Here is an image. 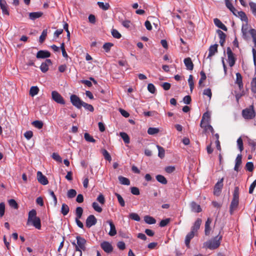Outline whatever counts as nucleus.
<instances>
[{
  "label": "nucleus",
  "instance_id": "f257e3e1",
  "mask_svg": "<svg viewBox=\"0 0 256 256\" xmlns=\"http://www.w3.org/2000/svg\"><path fill=\"white\" fill-rule=\"evenodd\" d=\"M239 204V189L236 187L233 193V198L230 205V212L231 214H233L234 210L237 208Z\"/></svg>",
  "mask_w": 256,
  "mask_h": 256
},
{
  "label": "nucleus",
  "instance_id": "f03ea898",
  "mask_svg": "<svg viewBox=\"0 0 256 256\" xmlns=\"http://www.w3.org/2000/svg\"><path fill=\"white\" fill-rule=\"evenodd\" d=\"M222 236H216L214 238L204 243V246L210 250H214L217 248L220 244V240Z\"/></svg>",
  "mask_w": 256,
  "mask_h": 256
},
{
  "label": "nucleus",
  "instance_id": "7ed1b4c3",
  "mask_svg": "<svg viewBox=\"0 0 256 256\" xmlns=\"http://www.w3.org/2000/svg\"><path fill=\"white\" fill-rule=\"evenodd\" d=\"M76 239L77 245L76 246V251L79 252L80 253V256H82V250L85 251L86 250V241L84 238L79 236L76 237Z\"/></svg>",
  "mask_w": 256,
  "mask_h": 256
},
{
  "label": "nucleus",
  "instance_id": "20e7f679",
  "mask_svg": "<svg viewBox=\"0 0 256 256\" xmlns=\"http://www.w3.org/2000/svg\"><path fill=\"white\" fill-rule=\"evenodd\" d=\"M244 118L246 119H252L255 116V112L252 105L250 108H246L242 112Z\"/></svg>",
  "mask_w": 256,
  "mask_h": 256
},
{
  "label": "nucleus",
  "instance_id": "39448f33",
  "mask_svg": "<svg viewBox=\"0 0 256 256\" xmlns=\"http://www.w3.org/2000/svg\"><path fill=\"white\" fill-rule=\"evenodd\" d=\"M70 102L72 104L78 108H80L82 106V104L83 101L80 100V98L76 95L72 94L70 97Z\"/></svg>",
  "mask_w": 256,
  "mask_h": 256
},
{
  "label": "nucleus",
  "instance_id": "423d86ee",
  "mask_svg": "<svg viewBox=\"0 0 256 256\" xmlns=\"http://www.w3.org/2000/svg\"><path fill=\"white\" fill-rule=\"evenodd\" d=\"M52 99L58 104H64L65 102L62 96L56 91H52Z\"/></svg>",
  "mask_w": 256,
  "mask_h": 256
},
{
  "label": "nucleus",
  "instance_id": "0eeeda50",
  "mask_svg": "<svg viewBox=\"0 0 256 256\" xmlns=\"http://www.w3.org/2000/svg\"><path fill=\"white\" fill-rule=\"evenodd\" d=\"M224 178H222L215 184L214 190V194L215 196H218L221 193L222 189L223 187Z\"/></svg>",
  "mask_w": 256,
  "mask_h": 256
},
{
  "label": "nucleus",
  "instance_id": "6e6552de",
  "mask_svg": "<svg viewBox=\"0 0 256 256\" xmlns=\"http://www.w3.org/2000/svg\"><path fill=\"white\" fill-rule=\"evenodd\" d=\"M226 52L228 57V62L230 66H232L235 64L236 58L234 56V54L232 52L230 48L228 47L226 50Z\"/></svg>",
  "mask_w": 256,
  "mask_h": 256
},
{
  "label": "nucleus",
  "instance_id": "1a4fd4ad",
  "mask_svg": "<svg viewBox=\"0 0 256 256\" xmlns=\"http://www.w3.org/2000/svg\"><path fill=\"white\" fill-rule=\"evenodd\" d=\"M97 220L94 215H90L86 220V226L90 228L96 224Z\"/></svg>",
  "mask_w": 256,
  "mask_h": 256
},
{
  "label": "nucleus",
  "instance_id": "9d476101",
  "mask_svg": "<svg viewBox=\"0 0 256 256\" xmlns=\"http://www.w3.org/2000/svg\"><path fill=\"white\" fill-rule=\"evenodd\" d=\"M37 180L40 183L43 185H46L48 183L46 177L40 171L37 172Z\"/></svg>",
  "mask_w": 256,
  "mask_h": 256
},
{
  "label": "nucleus",
  "instance_id": "9b49d317",
  "mask_svg": "<svg viewBox=\"0 0 256 256\" xmlns=\"http://www.w3.org/2000/svg\"><path fill=\"white\" fill-rule=\"evenodd\" d=\"M210 114L208 112H206L204 114L201 120L200 126L201 128L204 126V124H208L210 122Z\"/></svg>",
  "mask_w": 256,
  "mask_h": 256
},
{
  "label": "nucleus",
  "instance_id": "f8f14e48",
  "mask_svg": "<svg viewBox=\"0 0 256 256\" xmlns=\"http://www.w3.org/2000/svg\"><path fill=\"white\" fill-rule=\"evenodd\" d=\"M100 246L102 250L107 253L112 252L113 250L112 244L108 242H102L100 244Z\"/></svg>",
  "mask_w": 256,
  "mask_h": 256
},
{
  "label": "nucleus",
  "instance_id": "ddd939ff",
  "mask_svg": "<svg viewBox=\"0 0 256 256\" xmlns=\"http://www.w3.org/2000/svg\"><path fill=\"white\" fill-rule=\"evenodd\" d=\"M51 60L50 59H46L44 62H42L40 66V69L43 72H46L48 70V67L50 65L52 64Z\"/></svg>",
  "mask_w": 256,
  "mask_h": 256
},
{
  "label": "nucleus",
  "instance_id": "4468645a",
  "mask_svg": "<svg viewBox=\"0 0 256 256\" xmlns=\"http://www.w3.org/2000/svg\"><path fill=\"white\" fill-rule=\"evenodd\" d=\"M0 6L3 14L8 16L10 14L8 10V6L5 0H0Z\"/></svg>",
  "mask_w": 256,
  "mask_h": 256
},
{
  "label": "nucleus",
  "instance_id": "2eb2a0df",
  "mask_svg": "<svg viewBox=\"0 0 256 256\" xmlns=\"http://www.w3.org/2000/svg\"><path fill=\"white\" fill-rule=\"evenodd\" d=\"M218 44H214L211 46L208 49L209 54L208 56V58H210L214 56L216 52H218Z\"/></svg>",
  "mask_w": 256,
  "mask_h": 256
},
{
  "label": "nucleus",
  "instance_id": "dca6fc26",
  "mask_svg": "<svg viewBox=\"0 0 256 256\" xmlns=\"http://www.w3.org/2000/svg\"><path fill=\"white\" fill-rule=\"evenodd\" d=\"M50 54L49 52L46 50H40L37 52L36 58H44L50 57Z\"/></svg>",
  "mask_w": 256,
  "mask_h": 256
},
{
  "label": "nucleus",
  "instance_id": "f3484780",
  "mask_svg": "<svg viewBox=\"0 0 256 256\" xmlns=\"http://www.w3.org/2000/svg\"><path fill=\"white\" fill-rule=\"evenodd\" d=\"M196 233L192 231H190L189 233L187 234L185 238V244L186 246L188 248L190 247V240L194 237Z\"/></svg>",
  "mask_w": 256,
  "mask_h": 256
},
{
  "label": "nucleus",
  "instance_id": "a211bd4d",
  "mask_svg": "<svg viewBox=\"0 0 256 256\" xmlns=\"http://www.w3.org/2000/svg\"><path fill=\"white\" fill-rule=\"evenodd\" d=\"M107 222L110 226V230L108 232V234L112 236H115L116 234V230L114 224L110 220H108Z\"/></svg>",
  "mask_w": 256,
  "mask_h": 256
},
{
  "label": "nucleus",
  "instance_id": "6ab92c4d",
  "mask_svg": "<svg viewBox=\"0 0 256 256\" xmlns=\"http://www.w3.org/2000/svg\"><path fill=\"white\" fill-rule=\"evenodd\" d=\"M202 220L200 218H198L194 222L193 226L191 228V230L196 233L200 228L202 224Z\"/></svg>",
  "mask_w": 256,
  "mask_h": 256
},
{
  "label": "nucleus",
  "instance_id": "aec40b11",
  "mask_svg": "<svg viewBox=\"0 0 256 256\" xmlns=\"http://www.w3.org/2000/svg\"><path fill=\"white\" fill-rule=\"evenodd\" d=\"M225 4L226 8H228L230 10L231 12H232L234 15L237 16V14H236L237 10L233 6L231 1L230 0H225Z\"/></svg>",
  "mask_w": 256,
  "mask_h": 256
},
{
  "label": "nucleus",
  "instance_id": "412c9836",
  "mask_svg": "<svg viewBox=\"0 0 256 256\" xmlns=\"http://www.w3.org/2000/svg\"><path fill=\"white\" fill-rule=\"evenodd\" d=\"M184 62L188 70H193L194 64L190 58H184Z\"/></svg>",
  "mask_w": 256,
  "mask_h": 256
},
{
  "label": "nucleus",
  "instance_id": "4be33fe9",
  "mask_svg": "<svg viewBox=\"0 0 256 256\" xmlns=\"http://www.w3.org/2000/svg\"><path fill=\"white\" fill-rule=\"evenodd\" d=\"M30 222H32V226L36 228L38 230H40L41 228L40 220L38 217L32 219Z\"/></svg>",
  "mask_w": 256,
  "mask_h": 256
},
{
  "label": "nucleus",
  "instance_id": "5701e85b",
  "mask_svg": "<svg viewBox=\"0 0 256 256\" xmlns=\"http://www.w3.org/2000/svg\"><path fill=\"white\" fill-rule=\"evenodd\" d=\"M242 156L240 154L237 156L236 159V164L234 168V170L238 172L240 170V167L242 164Z\"/></svg>",
  "mask_w": 256,
  "mask_h": 256
},
{
  "label": "nucleus",
  "instance_id": "b1692460",
  "mask_svg": "<svg viewBox=\"0 0 256 256\" xmlns=\"http://www.w3.org/2000/svg\"><path fill=\"white\" fill-rule=\"evenodd\" d=\"M212 220L210 218H208L205 223L204 233L206 236H208L210 234V232L211 230L210 224L212 223Z\"/></svg>",
  "mask_w": 256,
  "mask_h": 256
},
{
  "label": "nucleus",
  "instance_id": "393cba45",
  "mask_svg": "<svg viewBox=\"0 0 256 256\" xmlns=\"http://www.w3.org/2000/svg\"><path fill=\"white\" fill-rule=\"evenodd\" d=\"M242 78V75L239 73L236 74V83L238 85V87L240 90L243 88Z\"/></svg>",
  "mask_w": 256,
  "mask_h": 256
},
{
  "label": "nucleus",
  "instance_id": "a878e982",
  "mask_svg": "<svg viewBox=\"0 0 256 256\" xmlns=\"http://www.w3.org/2000/svg\"><path fill=\"white\" fill-rule=\"evenodd\" d=\"M43 13L41 12H30L29 14V18L32 20H34L36 18L41 17Z\"/></svg>",
  "mask_w": 256,
  "mask_h": 256
},
{
  "label": "nucleus",
  "instance_id": "bb28decb",
  "mask_svg": "<svg viewBox=\"0 0 256 256\" xmlns=\"http://www.w3.org/2000/svg\"><path fill=\"white\" fill-rule=\"evenodd\" d=\"M214 22L215 25L218 28H220L224 31L227 30V28L226 26L220 20L216 18L214 20Z\"/></svg>",
  "mask_w": 256,
  "mask_h": 256
},
{
  "label": "nucleus",
  "instance_id": "cd10ccee",
  "mask_svg": "<svg viewBox=\"0 0 256 256\" xmlns=\"http://www.w3.org/2000/svg\"><path fill=\"white\" fill-rule=\"evenodd\" d=\"M192 210L196 212H200L202 211V208L199 204H196L195 202H192L190 204Z\"/></svg>",
  "mask_w": 256,
  "mask_h": 256
},
{
  "label": "nucleus",
  "instance_id": "c85d7f7f",
  "mask_svg": "<svg viewBox=\"0 0 256 256\" xmlns=\"http://www.w3.org/2000/svg\"><path fill=\"white\" fill-rule=\"evenodd\" d=\"M144 222L149 224H154L156 222V220L152 216H146L144 217Z\"/></svg>",
  "mask_w": 256,
  "mask_h": 256
},
{
  "label": "nucleus",
  "instance_id": "c756f323",
  "mask_svg": "<svg viewBox=\"0 0 256 256\" xmlns=\"http://www.w3.org/2000/svg\"><path fill=\"white\" fill-rule=\"evenodd\" d=\"M236 14H237L236 16H238L242 20L246 22H248V18L246 14L242 12V11H238L236 12Z\"/></svg>",
  "mask_w": 256,
  "mask_h": 256
},
{
  "label": "nucleus",
  "instance_id": "7c9ffc66",
  "mask_svg": "<svg viewBox=\"0 0 256 256\" xmlns=\"http://www.w3.org/2000/svg\"><path fill=\"white\" fill-rule=\"evenodd\" d=\"M118 179L120 183L126 186H129L130 184V181L128 178L122 176H119Z\"/></svg>",
  "mask_w": 256,
  "mask_h": 256
},
{
  "label": "nucleus",
  "instance_id": "2f4dec72",
  "mask_svg": "<svg viewBox=\"0 0 256 256\" xmlns=\"http://www.w3.org/2000/svg\"><path fill=\"white\" fill-rule=\"evenodd\" d=\"M36 212L35 210H30L28 213V216L27 224H28L32 219H34L35 218H38L36 216Z\"/></svg>",
  "mask_w": 256,
  "mask_h": 256
},
{
  "label": "nucleus",
  "instance_id": "473e14b6",
  "mask_svg": "<svg viewBox=\"0 0 256 256\" xmlns=\"http://www.w3.org/2000/svg\"><path fill=\"white\" fill-rule=\"evenodd\" d=\"M70 208L68 206L65 204H62L61 208V212L64 216H66L69 212Z\"/></svg>",
  "mask_w": 256,
  "mask_h": 256
},
{
  "label": "nucleus",
  "instance_id": "72a5a7b5",
  "mask_svg": "<svg viewBox=\"0 0 256 256\" xmlns=\"http://www.w3.org/2000/svg\"><path fill=\"white\" fill-rule=\"evenodd\" d=\"M39 92V89L38 87L36 86H32L30 88V94L32 96H34L36 95Z\"/></svg>",
  "mask_w": 256,
  "mask_h": 256
},
{
  "label": "nucleus",
  "instance_id": "f704fd0d",
  "mask_svg": "<svg viewBox=\"0 0 256 256\" xmlns=\"http://www.w3.org/2000/svg\"><path fill=\"white\" fill-rule=\"evenodd\" d=\"M120 136L122 138L123 140L126 144H129L130 143V138L127 134L124 132H120Z\"/></svg>",
  "mask_w": 256,
  "mask_h": 256
},
{
  "label": "nucleus",
  "instance_id": "c9c22d12",
  "mask_svg": "<svg viewBox=\"0 0 256 256\" xmlns=\"http://www.w3.org/2000/svg\"><path fill=\"white\" fill-rule=\"evenodd\" d=\"M83 213V209L82 207L78 206L76 210V218H80Z\"/></svg>",
  "mask_w": 256,
  "mask_h": 256
},
{
  "label": "nucleus",
  "instance_id": "e433bc0d",
  "mask_svg": "<svg viewBox=\"0 0 256 256\" xmlns=\"http://www.w3.org/2000/svg\"><path fill=\"white\" fill-rule=\"evenodd\" d=\"M156 147L158 150V156L161 158H164L165 154V150L164 148L158 145H157Z\"/></svg>",
  "mask_w": 256,
  "mask_h": 256
},
{
  "label": "nucleus",
  "instance_id": "4c0bfd02",
  "mask_svg": "<svg viewBox=\"0 0 256 256\" xmlns=\"http://www.w3.org/2000/svg\"><path fill=\"white\" fill-rule=\"evenodd\" d=\"M76 195V192L74 189H70L68 191L67 196L68 198H72Z\"/></svg>",
  "mask_w": 256,
  "mask_h": 256
},
{
  "label": "nucleus",
  "instance_id": "58836bf2",
  "mask_svg": "<svg viewBox=\"0 0 256 256\" xmlns=\"http://www.w3.org/2000/svg\"><path fill=\"white\" fill-rule=\"evenodd\" d=\"M98 4L99 7L103 10H108L110 8V5L108 3H104L103 2H98Z\"/></svg>",
  "mask_w": 256,
  "mask_h": 256
},
{
  "label": "nucleus",
  "instance_id": "ea45409f",
  "mask_svg": "<svg viewBox=\"0 0 256 256\" xmlns=\"http://www.w3.org/2000/svg\"><path fill=\"white\" fill-rule=\"evenodd\" d=\"M156 179L158 182L162 184H166L167 183L166 178L162 175H157L156 176Z\"/></svg>",
  "mask_w": 256,
  "mask_h": 256
},
{
  "label": "nucleus",
  "instance_id": "a19ab883",
  "mask_svg": "<svg viewBox=\"0 0 256 256\" xmlns=\"http://www.w3.org/2000/svg\"><path fill=\"white\" fill-rule=\"evenodd\" d=\"M102 154H103L104 158L106 160H108L109 162H110L112 160V158L108 152L105 150L103 149L102 150Z\"/></svg>",
  "mask_w": 256,
  "mask_h": 256
},
{
  "label": "nucleus",
  "instance_id": "79ce46f5",
  "mask_svg": "<svg viewBox=\"0 0 256 256\" xmlns=\"http://www.w3.org/2000/svg\"><path fill=\"white\" fill-rule=\"evenodd\" d=\"M32 124L35 128H36L38 129H40L43 126V122L40 120H35L32 122Z\"/></svg>",
  "mask_w": 256,
  "mask_h": 256
},
{
  "label": "nucleus",
  "instance_id": "37998d69",
  "mask_svg": "<svg viewBox=\"0 0 256 256\" xmlns=\"http://www.w3.org/2000/svg\"><path fill=\"white\" fill-rule=\"evenodd\" d=\"M160 130L158 128H150L148 130V133L150 135H154L158 134Z\"/></svg>",
  "mask_w": 256,
  "mask_h": 256
},
{
  "label": "nucleus",
  "instance_id": "c03bdc74",
  "mask_svg": "<svg viewBox=\"0 0 256 256\" xmlns=\"http://www.w3.org/2000/svg\"><path fill=\"white\" fill-rule=\"evenodd\" d=\"M82 106H83L86 110L90 112H92L94 110V107L92 105L88 104L84 102L82 104Z\"/></svg>",
  "mask_w": 256,
  "mask_h": 256
},
{
  "label": "nucleus",
  "instance_id": "a18cd8bd",
  "mask_svg": "<svg viewBox=\"0 0 256 256\" xmlns=\"http://www.w3.org/2000/svg\"><path fill=\"white\" fill-rule=\"evenodd\" d=\"M92 206L95 211L98 212H102V208L96 202H94L92 204Z\"/></svg>",
  "mask_w": 256,
  "mask_h": 256
},
{
  "label": "nucleus",
  "instance_id": "49530a36",
  "mask_svg": "<svg viewBox=\"0 0 256 256\" xmlns=\"http://www.w3.org/2000/svg\"><path fill=\"white\" fill-rule=\"evenodd\" d=\"M84 138L88 142H96V140L92 136L89 134L88 133H85L84 134Z\"/></svg>",
  "mask_w": 256,
  "mask_h": 256
},
{
  "label": "nucleus",
  "instance_id": "de8ad7c7",
  "mask_svg": "<svg viewBox=\"0 0 256 256\" xmlns=\"http://www.w3.org/2000/svg\"><path fill=\"white\" fill-rule=\"evenodd\" d=\"M8 204L10 206L14 208L18 209V205L16 201L14 199H10L8 201Z\"/></svg>",
  "mask_w": 256,
  "mask_h": 256
},
{
  "label": "nucleus",
  "instance_id": "09e8293b",
  "mask_svg": "<svg viewBox=\"0 0 256 256\" xmlns=\"http://www.w3.org/2000/svg\"><path fill=\"white\" fill-rule=\"evenodd\" d=\"M115 195L118 198V202L122 206H125V202L122 196L116 193Z\"/></svg>",
  "mask_w": 256,
  "mask_h": 256
},
{
  "label": "nucleus",
  "instance_id": "8fccbe9b",
  "mask_svg": "<svg viewBox=\"0 0 256 256\" xmlns=\"http://www.w3.org/2000/svg\"><path fill=\"white\" fill-rule=\"evenodd\" d=\"M188 82L190 87V92H192L194 88V82H193V77L192 75H190L188 79Z\"/></svg>",
  "mask_w": 256,
  "mask_h": 256
},
{
  "label": "nucleus",
  "instance_id": "3c124183",
  "mask_svg": "<svg viewBox=\"0 0 256 256\" xmlns=\"http://www.w3.org/2000/svg\"><path fill=\"white\" fill-rule=\"evenodd\" d=\"M204 128V132H206L208 130L210 131L212 134L214 133V130L212 126L208 124H204V126L202 128Z\"/></svg>",
  "mask_w": 256,
  "mask_h": 256
},
{
  "label": "nucleus",
  "instance_id": "603ef678",
  "mask_svg": "<svg viewBox=\"0 0 256 256\" xmlns=\"http://www.w3.org/2000/svg\"><path fill=\"white\" fill-rule=\"evenodd\" d=\"M129 217L131 219H132V220H134L137 221V222H139L140 220V217L136 213H131V214H130V216H129Z\"/></svg>",
  "mask_w": 256,
  "mask_h": 256
},
{
  "label": "nucleus",
  "instance_id": "864d4df0",
  "mask_svg": "<svg viewBox=\"0 0 256 256\" xmlns=\"http://www.w3.org/2000/svg\"><path fill=\"white\" fill-rule=\"evenodd\" d=\"M250 6L253 14L256 17V4L253 2L249 3Z\"/></svg>",
  "mask_w": 256,
  "mask_h": 256
},
{
  "label": "nucleus",
  "instance_id": "5fc2aeb1",
  "mask_svg": "<svg viewBox=\"0 0 256 256\" xmlns=\"http://www.w3.org/2000/svg\"><path fill=\"white\" fill-rule=\"evenodd\" d=\"M112 34L116 38H120L122 36L121 34L115 29H112Z\"/></svg>",
  "mask_w": 256,
  "mask_h": 256
},
{
  "label": "nucleus",
  "instance_id": "6e6d98bb",
  "mask_svg": "<svg viewBox=\"0 0 256 256\" xmlns=\"http://www.w3.org/2000/svg\"><path fill=\"white\" fill-rule=\"evenodd\" d=\"M46 36H47V30L46 29L42 31V34L40 35V42L42 43L44 40Z\"/></svg>",
  "mask_w": 256,
  "mask_h": 256
},
{
  "label": "nucleus",
  "instance_id": "4d7b16f0",
  "mask_svg": "<svg viewBox=\"0 0 256 256\" xmlns=\"http://www.w3.org/2000/svg\"><path fill=\"white\" fill-rule=\"evenodd\" d=\"M237 144L240 152H242L244 149L243 142L242 138L240 137L237 140Z\"/></svg>",
  "mask_w": 256,
  "mask_h": 256
},
{
  "label": "nucleus",
  "instance_id": "13d9d810",
  "mask_svg": "<svg viewBox=\"0 0 256 256\" xmlns=\"http://www.w3.org/2000/svg\"><path fill=\"white\" fill-rule=\"evenodd\" d=\"M251 86L252 92L256 93V77L252 78L251 82Z\"/></svg>",
  "mask_w": 256,
  "mask_h": 256
},
{
  "label": "nucleus",
  "instance_id": "bf43d9fd",
  "mask_svg": "<svg viewBox=\"0 0 256 256\" xmlns=\"http://www.w3.org/2000/svg\"><path fill=\"white\" fill-rule=\"evenodd\" d=\"M112 46H113V44L112 43L107 42L104 44L103 48L106 52H108L110 51V48Z\"/></svg>",
  "mask_w": 256,
  "mask_h": 256
},
{
  "label": "nucleus",
  "instance_id": "052dcab7",
  "mask_svg": "<svg viewBox=\"0 0 256 256\" xmlns=\"http://www.w3.org/2000/svg\"><path fill=\"white\" fill-rule=\"evenodd\" d=\"M5 204L4 202L0 204V218H2L4 214Z\"/></svg>",
  "mask_w": 256,
  "mask_h": 256
},
{
  "label": "nucleus",
  "instance_id": "680f3d73",
  "mask_svg": "<svg viewBox=\"0 0 256 256\" xmlns=\"http://www.w3.org/2000/svg\"><path fill=\"white\" fill-rule=\"evenodd\" d=\"M246 169L249 172H252L254 170V164L252 162H248L246 165Z\"/></svg>",
  "mask_w": 256,
  "mask_h": 256
},
{
  "label": "nucleus",
  "instance_id": "e2e57ef3",
  "mask_svg": "<svg viewBox=\"0 0 256 256\" xmlns=\"http://www.w3.org/2000/svg\"><path fill=\"white\" fill-rule=\"evenodd\" d=\"M97 201H98L101 204H104L105 202V198L103 194H99L98 197L96 198Z\"/></svg>",
  "mask_w": 256,
  "mask_h": 256
},
{
  "label": "nucleus",
  "instance_id": "0e129e2a",
  "mask_svg": "<svg viewBox=\"0 0 256 256\" xmlns=\"http://www.w3.org/2000/svg\"><path fill=\"white\" fill-rule=\"evenodd\" d=\"M203 94L204 95L207 96L209 98L210 100L211 99L212 94L210 88H206L204 90Z\"/></svg>",
  "mask_w": 256,
  "mask_h": 256
},
{
  "label": "nucleus",
  "instance_id": "69168bd1",
  "mask_svg": "<svg viewBox=\"0 0 256 256\" xmlns=\"http://www.w3.org/2000/svg\"><path fill=\"white\" fill-rule=\"evenodd\" d=\"M200 74L201 76V78L198 82L199 85H200L202 83V82L204 80H206V75L205 73L204 72L201 71L200 72Z\"/></svg>",
  "mask_w": 256,
  "mask_h": 256
},
{
  "label": "nucleus",
  "instance_id": "338daca9",
  "mask_svg": "<svg viewBox=\"0 0 256 256\" xmlns=\"http://www.w3.org/2000/svg\"><path fill=\"white\" fill-rule=\"evenodd\" d=\"M148 90L152 94H154L156 91V88L152 84H149L148 85Z\"/></svg>",
  "mask_w": 256,
  "mask_h": 256
},
{
  "label": "nucleus",
  "instance_id": "774afa93",
  "mask_svg": "<svg viewBox=\"0 0 256 256\" xmlns=\"http://www.w3.org/2000/svg\"><path fill=\"white\" fill-rule=\"evenodd\" d=\"M248 144L252 147V150H255L256 146V142L254 140H248Z\"/></svg>",
  "mask_w": 256,
  "mask_h": 256
}]
</instances>
